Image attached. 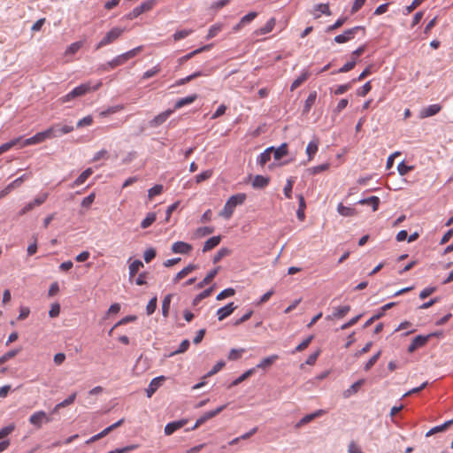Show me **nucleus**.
Returning <instances> with one entry per match:
<instances>
[{"label": "nucleus", "instance_id": "56", "mask_svg": "<svg viewBox=\"0 0 453 453\" xmlns=\"http://www.w3.org/2000/svg\"><path fill=\"white\" fill-rule=\"evenodd\" d=\"M371 82L367 81L357 90V95L358 96H365L371 91Z\"/></svg>", "mask_w": 453, "mask_h": 453}, {"label": "nucleus", "instance_id": "27", "mask_svg": "<svg viewBox=\"0 0 453 453\" xmlns=\"http://www.w3.org/2000/svg\"><path fill=\"white\" fill-rule=\"evenodd\" d=\"M93 171L91 168H88L84 170L73 181V183L71 185L72 188L78 187L81 184H83L88 178L92 174Z\"/></svg>", "mask_w": 453, "mask_h": 453}, {"label": "nucleus", "instance_id": "21", "mask_svg": "<svg viewBox=\"0 0 453 453\" xmlns=\"http://www.w3.org/2000/svg\"><path fill=\"white\" fill-rule=\"evenodd\" d=\"M196 98H197V96L196 94L189 95L188 96L180 98L179 100L176 101L173 110H174V111H175L176 110L180 109V108L184 107L185 105L191 104L192 103H194L196 101Z\"/></svg>", "mask_w": 453, "mask_h": 453}, {"label": "nucleus", "instance_id": "58", "mask_svg": "<svg viewBox=\"0 0 453 453\" xmlns=\"http://www.w3.org/2000/svg\"><path fill=\"white\" fill-rule=\"evenodd\" d=\"M157 308V296L152 297L146 306V313L147 315H151L155 312Z\"/></svg>", "mask_w": 453, "mask_h": 453}, {"label": "nucleus", "instance_id": "29", "mask_svg": "<svg viewBox=\"0 0 453 453\" xmlns=\"http://www.w3.org/2000/svg\"><path fill=\"white\" fill-rule=\"evenodd\" d=\"M196 268L197 266L196 265L189 264L175 275V277L173 278V283H177L180 280L187 276L188 273H190Z\"/></svg>", "mask_w": 453, "mask_h": 453}, {"label": "nucleus", "instance_id": "18", "mask_svg": "<svg viewBox=\"0 0 453 453\" xmlns=\"http://www.w3.org/2000/svg\"><path fill=\"white\" fill-rule=\"evenodd\" d=\"M188 420L183 418L176 421L170 422L165 426V434L166 435L173 434L178 429L183 427L187 424Z\"/></svg>", "mask_w": 453, "mask_h": 453}, {"label": "nucleus", "instance_id": "38", "mask_svg": "<svg viewBox=\"0 0 453 453\" xmlns=\"http://www.w3.org/2000/svg\"><path fill=\"white\" fill-rule=\"evenodd\" d=\"M173 295H166L162 302V315L164 318H167L169 315L171 302H172Z\"/></svg>", "mask_w": 453, "mask_h": 453}, {"label": "nucleus", "instance_id": "20", "mask_svg": "<svg viewBox=\"0 0 453 453\" xmlns=\"http://www.w3.org/2000/svg\"><path fill=\"white\" fill-rule=\"evenodd\" d=\"M273 146L266 148L262 153L257 157V163L260 165H265L272 157Z\"/></svg>", "mask_w": 453, "mask_h": 453}, {"label": "nucleus", "instance_id": "63", "mask_svg": "<svg viewBox=\"0 0 453 453\" xmlns=\"http://www.w3.org/2000/svg\"><path fill=\"white\" fill-rule=\"evenodd\" d=\"M211 175H212L211 170L203 171L196 176V182L200 183L203 180H206L210 179L211 177Z\"/></svg>", "mask_w": 453, "mask_h": 453}, {"label": "nucleus", "instance_id": "28", "mask_svg": "<svg viewBox=\"0 0 453 453\" xmlns=\"http://www.w3.org/2000/svg\"><path fill=\"white\" fill-rule=\"evenodd\" d=\"M275 24H276V19L274 18H271L268 19V21L266 22V24L264 27L257 29L255 33L257 35H266L273 29Z\"/></svg>", "mask_w": 453, "mask_h": 453}, {"label": "nucleus", "instance_id": "6", "mask_svg": "<svg viewBox=\"0 0 453 453\" xmlns=\"http://www.w3.org/2000/svg\"><path fill=\"white\" fill-rule=\"evenodd\" d=\"M52 418L49 417L45 411H38L33 413L29 418V423L36 429H40L43 423H50Z\"/></svg>", "mask_w": 453, "mask_h": 453}, {"label": "nucleus", "instance_id": "3", "mask_svg": "<svg viewBox=\"0 0 453 453\" xmlns=\"http://www.w3.org/2000/svg\"><path fill=\"white\" fill-rule=\"evenodd\" d=\"M124 28L114 27L97 42L96 50H99L117 41L124 32Z\"/></svg>", "mask_w": 453, "mask_h": 453}, {"label": "nucleus", "instance_id": "15", "mask_svg": "<svg viewBox=\"0 0 453 453\" xmlns=\"http://www.w3.org/2000/svg\"><path fill=\"white\" fill-rule=\"evenodd\" d=\"M325 411L320 409V410H317L315 411L314 412L312 413H310V414H307L305 416H303L296 425H295V427L296 428H300L301 426L311 422L313 419H315L316 418H319L320 416H322L323 414H325Z\"/></svg>", "mask_w": 453, "mask_h": 453}, {"label": "nucleus", "instance_id": "41", "mask_svg": "<svg viewBox=\"0 0 453 453\" xmlns=\"http://www.w3.org/2000/svg\"><path fill=\"white\" fill-rule=\"evenodd\" d=\"M224 25L222 23H215L212 25L207 34L206 39H211L215 37L222 29Z\"/></svg>", "mask_w": 453, "mask_h": 453}, {"label": "nucleus", "instance_id": "55", "mask_svg": "<svg viewBox=\"0 0 453 453\" xmlns=\"http://www.w3.org/2000/svg\"><path fill=\"white\" fill-rule=\"evenodd\" d=\"M352 83L353 82L350 81V82H348V83L337 86V88L334 90V95H342V94H344L349 89H350V88L352 87Z\"/></svg>", "mask_w": 453, "mask_h": 453}, {"label": "nucleus", "instance_id": "59", "mask_svg": "<svg viewBox=\"0 0 453 453\" xmlns=\"http://www.w3.org/2000/svg\"><path fill=\"white\" fill-rule=\"evenodd\" d=\"M347 20L346 17L339 18L333 25L326 27V31L327 33H330L333 30H335L339 27H341Z\"/></svg>", "mask_w": 453, "mask_h": 453}, {"label": "nucleus", "instance_id": "8", "mask_svg": "<svg viewBox=\"0 0 453 453\" xmlns=\"http://www.w3.org/2000/svg\"><path fill=\"white\" fill-rule=\"evenodd\" d=\"M165 380V377L163 375L153 378L146 388L147 397L150 398L153 394L161 387Z\"/></svg>", "mask_w": 453, "mask_h": 453}, {"label": "nucleus", "instance_id": "50", "mask_svg": "<svg viewBox=\"0 0 453 453\" xmlns=\"http://www.w3.org/2000/svg\"><path fill=\"white\" fill-rule=\"evenodd\" d=\"M192 33H193L192 29H182V30L176 31L173 34V37L174 41H180L181 39L188 37Z\"/></svg>", "mask_w": 453, "mask_h": 453}, {"label": "nucleus", "instance_id": "37", "mask_svg": "<svg viewBox=\"0 0 453 453\" xmlns=\"http://www.w3.org/2000/svg\"><path fill=\"white\" fill-rule=\"evenodd\" d=\"M213 291V287H210L203 291H202L200 294L195 296V298L192 301V305L196 306L203 299L207 298L211 295Z\"/></svg>", "mask_w": 453, "mask_h": 453}, {"label": "nucleus", "instance_id": "31", "mask_svg": "<svg viewBox=\"0 0 453 453\" xmlns=\"http://www.w3.org/2000/svg\"><path fill=\"white\" fill-rule=\"evenodd\" d=\"M273 154L275 160L281 159L288 154V144L284 142L281 143L278 148L273 147Z\"/></svg>", "mask_w": 453, "mask_h": 453}, {"label": "nucleus", "instance_id": "32", "mask_svg": "<svg viewBox=\"0 0 453 453\" xmlns=\"http://www.w3.org/2000/svg\"><path fill=\"white\" fill-rule=\"evenodd\" d=\"M220 236H212L209 238L203 244V252H207L217 247L220 242Z\"/></svg>", "mask_w": 453, "mask_h": 453}, {"label": "nucleus", "instance_id": "53", "mask_svg": "<svg viewBox=\"0 0 453 453\" xmlns=\"http://www.w3.org/2000/svg\"><path fill=\"white\" fill-rule=\"evenodd\" d=\"M235 293L234 289L232 288H225L224 290H222L221 292H219L217 296H216V299L218 301H220V300H223L226 297H230L232 296H234Z\"/></svg>", "mask_w": 453, "mask_h": 453}, {"label": "nucleus", "instance_id": "35", "mask_svg": "<svg viewBox=\"0 0 453 453\" xmlns=\"http://www.w3.org/2000/svg\"><path fill=\"white\" fill-rule=\"evenodd\" d=\"M451 424H453V418L452 419H449V420H447L445 421L443 424L441 425H439V426H436L433 428H431L426 434V436L428 437V436H431L436 433H439V432H442L444 431L445 429H447Z\"/></svg>", "mask_w": 453, "mask_h": 453}, {"label": "nucleus", "instance_id": "17", "mask_svg": "<svg viewBox=\"0 0 453 453\" xmlns=\"http://www.w3.org/2000/svg\"><path fill=\"white\" fill-rule=\"evenodd\" d=\"M99 86L100 83H98L94 88H91L89 83L81 84L80 86H77L72 89V96H74L75 98L78 96H81L89 92L90 90H96L99 88Z\"/></svg>", "mask_w": 453, "mask_h": 453}, {"label": "nucleus", "instance_id": "40", "mask_svg": "<svg viewBox=\"0 0 453 453\" xmlns=\"http://www.w3.org/2000/svg\"><path fill=\"white\" fill-rule=\"evenodd\" d=\"M157 219L156 212H149L141 222V227L146 229L150 226Z\"/></svg>", "mask_w": 453, "mask_h": 453}, {"label": "nucleus", "instance_id": "26", "mask_svg": "<svg viewBox=\"0 0 453 453\" xmlns=\"http://www.w3.org/2000/svg\"><path fill=\"white\" fill-rule=\"evenodd\" d=\"M270 179L263 175H256L252 181L254 188H264L269 184Z\"/></svg>", "mask_w": 453, "mask_h": 453}, {"label": "nucleus", "instance_id": "39", "mask_svg": "<svg viewBox=\"0 0 453 453\" xmlns=\"http://www.w3.org/2000/svg\"><path fill=\"white\" fill-rule=\"evenodd\" d=\"M297 198H298L299 207L296 211V216H297L298 219L303 220L305 218V214H304V209L306 207L305 200H304L303 196L301 194L297 196Z\"/></svg>", "mask_w": 453, "mask_h": 453}, {"label": "nucleus", "instance_id": "64", "mask_svg": "<svg viewBox=\"0 0 453 453\" xmlns=\"http://www.w3.org/2000/svg\"><path fill=\"white\" fill-rule=\"evenodd\" d=\"M412 168V166L406 165L404 161L400 162L397 165V171L402 176L407 174Z\"/></svg>", "mask_w": 453, "mask_h": 453}, {"label": "nucleus", "instance_id": "1", "mask_svg": "<svg viewBox=\"0 0 453 453\" xmlns=\"http://www.w3.org/2000/svg\"><path fill=\"white\" fill-rule=\"evenodd\" d=\"M247 196L244 193H238L231 196L225 203L221 211L219 212V216L223 217L226 219H229L232 217L235 208L238 205L243 204Z\"/></svg>", "mask_w": 453, "mask_h": 453}, {"label": "nucleus", "instance_id": "51", "mask_svg": "<svg viewBox=\"0 0 453 453\" xmlns=\"http://www.w3.org/2000/svg\"><path fill=\"white\" fill-rule=\"evenodd\" d=\"M293 185H294V180L291 177L287 180L285 187L283 188L284 195L288 199H290L292 197Z\"/></svg>", "mask_w": 453, "mask_h": 453}, {"label": "nucleus", "instance_id": "5", "mask_svg": "<svg viewBox=\"0 0 453 453\" xmlns=\"http://www.w3.org/2000/svg\"><path fill=\"white\" fill-rule=\"evenodd\" d=\"M157 0H146L142 2L140 5L136 6L127 14V19H133L139 17L145 12L150 11L156 4Z\"/></svg>", "mask_w": 453, "mask_h": 453}, {"label": "nucleus", "instance_id": "45", "mask_svg": "<svg viewBox=\"0 0 453 453\" xmlns=\"http://www.w3.org/2000/svg\"><path fill=\"white\" fill-rule=\"evenodd\" d=\"M357 64L356 58L351 59L350 61L347 62L345 65H343L340 69L334 71L332 73H347L350 70H352Z\"/></svg>", "mask_w": 453, "mask_h": 453}, {"label": "nucleus", "instance_id": "42", "mask_svg": "<svg viewBox=\"0 0 453 453\" xmlns=\"http://www.w3.org/2000/svg\"><path fill=\"white\" fill-rule=\"evenodd\" d=\"M317 98V93L315 91L311 92L305 100L303 112L307 113L310 111L311 106L314 104Z\"/></svg>", "mask_w": 453, "mask_h": 453}, {"label": "nucleus", "instance_id": "48", "mask_svg": "<svg viewBox=\"0 0 453 453\" xmlns=\"http://www.w3.org/2000/svg\"><path fill=\"white\" fill-rule=\"evenodd\" d=\"M380 356L381 350H379L365 364L364 370L365 372L369 371L375 365V363L378 361Z\"/></svg>", "mask_w": 453, "mask_h": 453}, {"label": "nucleus", "instance_id": "33", "mask_svg": "<svg viewBox=\"0 0 453 453\" xmlns=\"http://www.w3.org/2000/svg\"><path fill=\"white\" fill-rule=\"evenodd\" d=\"M364 383H365V380H363V379L358 380L357 381L354 382L348 389H346L343 392V396L345 398H348L350 395H352L353 394H356Z\"/></svg>", "mask_w": 453, "mask_h": 453}, {"label": "nucleus", "instance_id": "13", "mask_svg": "<svg viewBox=\"0 0 453 453\" xmlns=\"http://www.w3.org/2000/svg\"><path fill=\"white\" fill-rule=\"evenodd\" d=\"M441 110V106L439 104H430L424 107L419 111V118L426 119L436 115Z\"/></svg>", "mask_w": 453, "mask_h": 453}, {"label": "nucleus", "instance_id": "54", "mask_svg": "<svg viewBox=\"0 0 453 453\" xmlns=\"http://www.w3.org/2000/svg\"><path fill=\"white\" fill-rule=\"evenodd\" d=\"M48 196L49 194L47 192L41 193L33 201H31V203L35 207L40 206L47 200Z\"/></svg>", "mask_w": 453, "mask_h": 453}, {"label": "nucleus", "instance_id": "10", "mask_svg": "<svg viewBox=\"0 0 453 453\" xmlns=\"http://www.w3.org/2000/svg\"><path fill=\"white\" fill-rule=\"evenodd\" d=\"M28 176L27 174H23L20 177L15 179L10 184H8L4 189L0 191V199L4 198L7 196L12 189L20 186L22 182L27 180Z\"/></svg>", "mask_w": 453, "mask_h": 453}, {"label": "nucleus", "instance_id": "19", "mask_svg": "<svg viewBox=\"0 0 453 453\" xmlns=\"http://www.w3.org/2000/svg\"><path fill=\"white\" fill-rule=\"evenodd\" d=\"M55 137H60L73 131V127L71 125L55 124L50 127Z\"/></svg>", "mask_w": 453, "mask_h": 453}, {"label": "nucleus", "instance_id": "61", "mask_svg": "<svg viewBox=\"0 0 453 453\" xmlns=\"http://www.w3.org/2000/svg\"><path fill=\"white\" fill-rule=\"evenodd\" d=\"M137 448H138V445L132 444V445H128V446H126L123 448L115 449L113 450L109 451L108 453H128L132 450H134Z\"/></svg>", "mask_w": 453, "mask_h": 453}, {"label": "nucleus", "instance_id": "12", "mask_svg": "<svg viewBox=\"0 0 453 453\" xmlns=\"http://www.w3.org/2000/svg\"><path fill=\"white\" fill-rule=\"evenodd\" d=\"M226 407V404H223L221 406H219L215 410L206 411L204 414H203L197 420H196V426H201L203 423H205L207 420L214 418L218 414H219L223 410H225Z\"/></svg>", "mask_w": 453, "mask_h": 453}, {"label": "nucleus", "instance_id": "52", "mask_svg": "<svg viewBox=\"0 0 453 453\" xmlns=\"http://www.w3.org/2000/svg\"><path fill=\"white\" fill-rule=\"evenodd\" d=\"M189 345H190V342L188 339L183 340L180 342L179 348L176 350H174L173 352H172L169 356L173 357L177 354L184 353L188 349Z\"/></svg>", "mask_w": 453, "mask_h": 453}, {"label": "nucleus", "instance_id": "9", "mask_svg": "<svg viewBox=\"0 0 453 453\" xmlns=\"http://www.w3.org/2000/svg\"><path fill=\"white\" fill-rule=\"evenodd\" d=\"M237 309V305H235L233 302L228 303L226 305L218 309L216 315L219 321L224 320L226 318L230 316L235 310Z\"/></svg>", "mask_w": 453, "mask_h": 453}, {"label": "nucleus", "instance_id": "7", "mask_svg": "<svg viewBox=\"0 0 453 453\" xmlns=\"http://www.w3.org/2000/svg\"><path fill=\"white\" fill-rule=\"evenodd\" d=\"M173 112L174 110L171 109L160 112L148 122L149 127L151 128L158 127L164 124Z\"/></svg>", "mask_w": 453, "mask_h": 453}, {"label": "nucleus", "instance_id": "57", "mask_svg": "<svg viewBox=\"0 0 453 453\" xmlns=\"http://www.w3.org/2000/svg\"><path fill=\"white\" fill-rule=\"evenodd\" d=\"M162 191H163V186L160 184H157L148 190V196H149V198H152L156 196L160 195L162 193Z\"/></svg>", "mask_w": 453, "mask_h": 453}, {"label": "nucleus", "instance_id": "22", "mask_svg": "<svg viewBox=\"0 0 453 453\" xmlns=\"http://www.w3.org/2000/svg\"><path fill=\"white\" fill-rule=\"evenodd\" d=\"M380 198L378 196H372L367 198H363L358 201L359 204L362 205H371L372 208V211H376L379 208Z\"/></svg>", "mask_w": 453, "mask_h": 453}, {"label": "nucleus", "instance_id": "14", "mask_svg": "<svg viewBox=\"0 0 453 453\" xmlns=\"http://www.w3.org/2000/svg\"><path fill=\"white\" fill-rule=\"evenodd\" d=\"M193 247L191 244L185 242H175L172 245V251L175 254H188L192 250Z\"/></svg>", "mask_w": 453, "mask_h": 453}, {"label": "nucleus", "instance_id": "25", "mask_svg": "<svg viewBox=\"0 0 453 453\" xmlns=\"http://www.w3.org/2000/svg\"><path fill=\"white\" fill-rule=\"evenodd\" d=\"M319 149V140L317 138H314L311 140L307 147H306V154L308 156V160H311L314 157V155L317 153Z\"/></svg>", "mask_w": 453, "mask_h": 453}, {"label": "nucleus", "instance_id": "62", "mask_svg": "<svg viewBox=\"0 0 453 453\" xmlns=\"http://www.w3.org/2000/svg\"><path fill=\"white\" fill-rule=\"evenodd\" d=\"M83 45V42L81 41L73 42L69 45L67 48L65 53L66 54H75Z\"/></svg>", "mask_w": 453, "mask_h": 453}, {"label": "nucleus", "instance_id": "16", "mask_svg": "<svg viewBox=\"0 0 453 453\" xmlns=\"http://www.w3.org/2000/svg\"><path fill=\"white\" fill-rule=\"evenodd\" d=\"M44 141H45V138H44L43 133L42 131L27 139L23 140L21 138L19 148H24V147L30 146V145L38 144Z\"/></svg>", "mask_w": 453, "mask_h": 453}, {"label": "nucleus", "instance_id": "36", "mask_svg": "<svg viewBox=\"0 0 453 453\" xmlns=\"http://www.w3.org/2000/svg\"><path fill=\"white\" fill-rule=\"evenodd\" d=\"M20 142H21V136L14 138L5 143H3L0 146V153L3 154L4 152L8 151L14 146H17V145L20 146Z\"/></svg>", "mask_w": 453, "mask_h": 453}, {"label": "nucleus", "instance_id": "34", "mask_svg": "<svg viewBox=\"0 0 453 453\" xmlns=\"http://www.w3.org/2000/svg\"><path fill=\"white\" fill-rule=\"evenodd\" d=\"M337 211L343 217H351L356 214V210L350 206H345L340 203L337 206Z\"/></svg>", "mask_w": 453, "mask_h": 453}, {"label": "nucleus", "instance_id": "24", "mask_svg": "<svg viewBox=\"0 0 453 453\" xmlns=\"http://www.w3.org/2000/svg\"><path fill=\"white\" fill-rule=\"evenodd\" d=\"M212 47V44H207V45H204L203 47H200L188 54H186L185 56L181 57L180 59H179V62L181 64L185 61H188L189 60L190 58H192L193 57H195L196 55H197L198 53H201L203 51H205V50H210L211 48Z\"/></svg>", "mask_w": 453, "mask_h": 453}, {"label": "nucleus", "instance_id": "43", "mask_svg": "<svg viewBox=\"0 0 453 453\" xmlns=\"http://www.w3.org/2000/svg\"><path fill=\"white\" fill-rule=\"evenodd\" d=\"M143 266V264L141 260H134L133 261L130 265H129V279H132L135 274L136 273L139 271V269L141 267Z\"/></svg>", "mask_w": 453, "mask_h": 453}, {"label": "nucleus", "instance_id": "60", "mask_svg": "<svg viewBox=\"0 0 453 453\" xmlns=\"http://www.w3.org/2000/svg\"><path fill=\"white\" fill-rule=\"evenodd\" d=\"M330 165L328 163H324L316 166H313L309 169L311 173L312 174H318L319 173H322L324 171H326L329 168Z\"/></svg>", "mask_w": 453, "mask_h": 453}, {"label": "nucleus", "instance_id": "44", "mask_svg": "<svg viewBox=\"0 0 453 453\" xmlns=\"http://www.w3.org/2000/svg\"><path fill=\"white\" fill-rule=\"evenodd\" d=\"M349 311H350L349 305L339 306L337 308H334L332 317L333 318H342L346 314H348V312Z\"/></svg>", "mask_w": 453, "mask_h": 453}, {"label": "nucleus", "instance_id": "4", "mask_svg": "<svg viewBox=\"0 0 453 453\" xmlns=\"http://www.w3.org/2000/svg\"><path fill=\"white\" fill-rule=\"evenodd\" d=\"M362 31L363 35L365 34V28L362 26H356L351 28L345 30L342 34L336 35L334 38V42L336 43H345L353 40L357 34Z\"/></svg>", "mask_w": 453, "mask_h": 453}, {"label": "nucleus", "instance_id": "47", "mask_svg": "<svg viewBox=\"0 0 453 453\" xmlns=\"http://www.w3.org/2000/svg\"><path fill=\"white\" fill-rule=\"evenodd\" d=\"M256 368H251L243 372L241 376L236 378L233 382L231 383V386H236L245 380L247 378H249L250 375H252L255 372Z\"/></svg>", "mask_w": 453, "mask_h": 453}, {"label": "nucleus", "instance_id": "23", "mask_svg": "<svg viewBox=\"0 0 453 453\" xmlns=\"http://www.w3.org/2000/svg\"><path fill=\"white\" fill-rule=\"evenodd\" d=\"M219 270V267H216V268L211 270L207 273V275L204 277V279L196 284V288L197 289H200V288H203L205 285L209 284L218 274Z\"/></svg>", "mask_w": 453, "mask_h": 453}, {"label": "nucleus", "instance_id": "2", "mask_svg": "<svg viewBox=\"0 0 453 453\" xmlns=\"http://www.w3.org/2000/svg\"><path fill=\"white\" fill-rule=\"evenodd\" d=\"M142 50V47L139 46V47H136V48H134L125 53H122L120 55H118L117 57H115L113 59H111V61H108L106 63V65L110 68H115L119 65H124L127 60H129L130 58L135 57L138 52H140V50Z\"/></svg>", "mask_w": 453, "mask_h": 453}, {"label": "nucleus", "instance_id": "49", "mask_svg": "<svg viewBox=\"0 0 453 453\" xmlns=\"http://www.w3.org/2000/svg\"><path fill=\"white\" fill-rule=\"evenodd\" d=\"M76 396H77V393L73 392L66 399H65L64 401L58 403L56 405V409L64 408V407H66V406L72 404L75 401Z\"/></svg>", "mask_w": 453, "mask_h": 453}, {"label": "nucleus", "instance_id": "30", "mask_svg": "<svg viewBox=\"0 0 453 453\" xmlns=\"http://www.w3.org/2000/svg\"><path fill=\"white\" fill-rule=\"evenodd\" d=\"M279 358V356L276 354L271 355L269 357H266L263 358L255 368H261L265 369L271 366L277 359Z\"/></svg>", "mask_w": 453, "mask_h": 453}, {"label": "nucleus", "instance_id": "46", "mask_svg": "<svg viewBox=\"0 0 453 453\" xmlns=\"http://www.w3.org/2000/svg\"><path fill=\"white\" fill-rule=\"evenodd\" d=\"M309 77V73L307 72L303 73L300 76H298L291 84L290 89L294 90L301 86Z\"/></svg>", "mask_w": 453, "mask_h": 453}, {"label": "nucleus", "instance_id": "11", "mask_svg": "<svg viewBox=\"0 0 453 453\" xmlns=\"http://www.w3.org/2000/svg\"><path fill=\"white\" fill-rule=\"evenodd\" d=\"M431 338V334L427 335H417L411 342V343L408 347V351L410 353L415 351L418 348L423 347L428 340Z\"/></svg>", "mask_w": 453, "mask_h": 453}]
</instances>
